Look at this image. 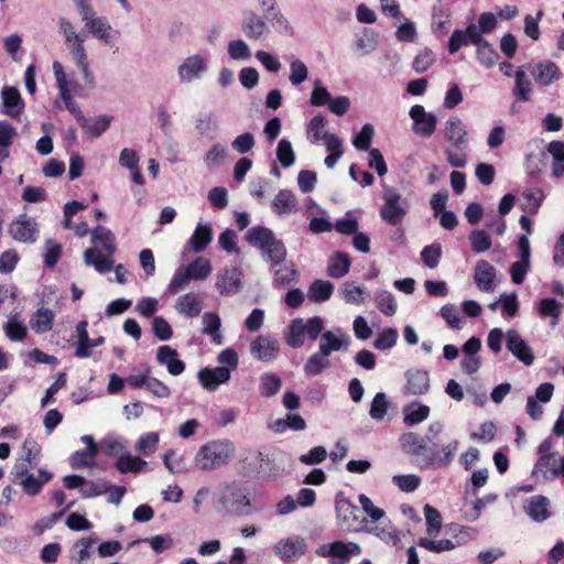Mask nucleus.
Segmentation results:
<instances>
[{"label":"nucleus","mask_w":564,"mask_h":564,"mask_svg":"<svg viewBox=\"0 0 564 564\" xmlns=\"http://www.w3.org/2000/svg\"><path fill=\"white\" fill-rule=\"evenodd\" d=\"M97 456V453L83 449V451H76L69 458L70 466L74 469L79 468H91L95 466V458Z\"/></svg>","instance_id":"obj_64"},{"label":"nucleus","mask_w":564,"mask_h":564,"mask_svg":"<svg viewBox=\"0 0 564 564\" xmlns=\"http://www.w3.org/2000/svg\"><path fill=\"white\" fill-rule=\"evenodd\" d=\"M228 155L226 145L221 143L213 144L203 158V162L208 170H214L221 165Z\"/></svg>","instance_id":"obj_51"},{"label":"nucleus","mask_w":564,"mask_h":564,"mask_svg":"<svg viewBox=\"0 0 564 564\" xmlns=\"http://www.w3.org/2000/svg\"><path fill=\"white\" fill-rule=\"evenodd\" d=\"M90 234L94 247L84 251V262L97 272L106 273L113 268L111 256L117 250L115 235L102 226L95 227Z\"/></svg>","instance_id":"obj_2"},{"label":"nucleus","mask_w":564,"mask_h":564,"mask_svg":"<svg viewBox=\"0 0 564 564\" xmlns=\"http://www.w3.org/2000/svg\"><path fill=\"white\" fill-rule=\"evenodd\" d=\"M215 508L223 516L243 517L250 513L251 500L246 488L238 481H225L214 495Z\"/></svg>","instance_id":"obj_3"},{"label":"nucleus","mask_w":564,"mask_h":564,"mask_svg":"<svg viewBox=\"0 0 564 564\" xmlns=\"http://www.w3.org/2000/svg\"><path fill=\"white\" fill-rule=\"evenodd\" d=\"M562 303L552 297H543L536 305L538 313L542 318H550V325L555 327L562 314Z\"/></svg>","instance_id":"obj_37"},{"label":"nucleus","mask_w":564,"mask_h":564,"mask_svg":"<svg viewBox=\"0 0 564 564\" xmlns=\"http://www.w3.org/2000/svg\"><path fill=\"white\" fill-rule=\"evenodd\" d=\"M413 120V131L421 137H430L436 129L437 119L432 112H426L424 107L415 105L410 110Z\"/></svg>","instance_id":"obj_20"},{"label":"nucleus","mask_w":564,"mask_h":564,"mask_svg":"<svg viewBox=\"0 0 564 564\" xmlns=\"http://www.w3.org/2000/svg\"><path fill=\"white\" fill-rule=\"evenodd\" d=\"M399 443L404 453L417 457V462L421 465V467H426L425 457L426 455H429L431 448L429 447L425 438H423L419 434L408 432L403 433L400 436Z\"/></svg>","instance_id":"obj_18"},{"label":"nucleus","mask_w":564,"mask_h":564,"mask_svg":"<svg viewBox=\"0 0 564 564\" xmlns=\"http://www.w3.org/2000/svg\"><path fill=\"white\" fill-rule=\"evenodd\" d=\"M497 270L488 261L477 263L474 281L477 288L484 292H492L497 288Z\"/></svg>","instance_id":"obj_27"},{"label":"nucleus","mask_w":564,"mask_h":564,"mask_svg":"<svg viewBox=\"0 0 564 564\" xmlns=\"http://www.w3.org/2000/svg\"><path fill=\"white\" fill-rule=\"evenodd\" d=\"M334 292V284L329 281L316 280L308 288L307 295L314 303L327 301Z\"/></svg>","instance_id":"obj_49"},{"label":"nucleus","mask_w":564,"mask_h":564,"mask_svg":"<svg viewBox=\"0 0 564 564\" xmlns=\"http://www.w3.org/2000/svg\"><path fill=\"white\" fill-rule=\"evenodd\" d=\"M52 68L61 98H73L79 90V83L66 75L63 65L58 61L53 62Z\"/></svg>","instance_id":"obj_25"},{"label":"nucleus","mask_w":564,"mask_h":564,"mask_svg":"<svg viewBox=\"0 0 564 564\" xmlns=\"http://www.w3.org/2000/svg\"><path fill=\"white\" fill-rule=\"evenodd\" d=\"M554 392V386L550 382L540 384L534 395H530L527 400V413L529 416L536 421L540 420L543 414V404L547 403Z\"/></svg>","instance_id":"obj_21"},{"label":"nucleus","mask_w":564,"mask_h":564,"mask_svg":"<svg viewBox=\"0 0 564 564\" xmlns=\"http://www.w3.org/2000/svg\"><path fill=\"white\" fill-rule=\"evenodd\" d=\"M350 269V259L348 254L343 252H337L333 257H330L328 261L327 272L328 275L335 279L343 278L348 273Z\"/></svg>","instance_id":"obj_48"},{"label":"nucleus","mask_w":564,"mask_h":564,"mask_svg":"<svg viewBox=\"0 0 564 564\" xmlns=\"http://www.w3.org/2000/svg\"><path fill=\"white\" fill-rule=\"evenodd\" d=\"M269 15L259 14L253 10H247L242 14L240 30L251 41H261L270 34Z\"/></svg>","instance_id":"obj_8"},{"label":"nucleus","mask_w":564,"mask_h":564,"mask_svg":"<svg viewBox=\"0 0 564 564\" xmlns=\"http://www.w3.org/2000/svg\"><path fill=\"white\" fill-rule=\"evenodd\" d=\"M458 448V441L452 440L445 445L442 446L440 451H434L431 448L429 455L425 457V466L430 467L432 465H436L438 467L448 466L455 456V453Z\"/></svg>","instance_id":"obj_31"},{"label":"nucleus","mask_w":564,"mask_h":564,"mask_svg":"<svg viewBox=\"0 0 564 564\" xmlns=\"http://www.w3.org/2000/svg\"><path fill=\"white\" fill-rule=\"evenodd\" d=\"M424 517L426 520V532L429 535H436L442 529V516L432 506H424Z\"/></svg>","instance_id":"obj_63"},{"label":"nucleus","mask_w":564,"mask_h":564,"mask_svg":"<svg viewBox=\"0 0 564 564\" xmlns=\"http://www.w3.org/2000/svg\"><path fill=\"white\" fill-rule=\"evenodd\" d=\"M409 209L408 199H402L400 195L390 193V225L400 224Z\"/></svg>","instance_id":"obj_53"},{"label":"nucleus","mask_w":564,"mask_h":564,"mask_svg":"<svg viewBox=\"0 0 564 564\" xmlns=\"http://www.w3.org/2000/svg\"><path fill=\"white\" fill-rule=\"evenodd\" d=\"M282 387L281 379L272 372H265L260 377V394L265 398L275 395Z\"/></svg>","instance_id":"obj_58"},{"label":"nucleus","mask_w":564,"mask_h":564,"mask_svg":"<svg viewBox=\"0 0 564 564\" xmlns=\"http://www.w3.org/2000/svg\"><path fill=\"white\" fill-rule=\"evenodd\" d=\"M55 314L52 310L40 307L30 321L31 328L37 334H44L52 329Z\"/></svg>","instance_id":"obj_41"},{"label":"nucleus","mask_w":564,"mask_h":564,"mask_svg":"<svg viewBox=\"0 0 564 564\" xmlns=\"http://www.w3.org/2000/svg\"><path fill=\"white\" fill-rule=\"evenodd\" d=\"M444 135L454 148H467L468 145L467 128L456 116L449 117L445 122Z\"/></svg>","instance_id":"obj_23"},{"label":"nucleus","mask_w":564,"mask_h":564,"mask_svg":"<svg viewBox=\"0 0 564 564\" xmlns=\"http://www.w3.org/2000/svg\"><path fill=\"white\" fill-rule=\"evenodd\" d=\"M215 286L220 295L231 296L239 293L243 288L242 271L237 267L224 268L216 276Z\"/></svg>","instance_id":"obj_12"},{"label":"nucleus","mask_w":564,"mask_h":564,"mask_svg":"<svg viewBox=\"0 0 564 564\" xmlns=\"http://www.w3.org/2000/svg\"><path fill=\"white\" fill-rule=\"evenodd\" d=\"M208 70V58L202 54L185 57L177 66V76L182 84L198 80Z\"/></svg>","instance_id":"obj_10"},{"label":"nucleus","mask_w":564,"mask_h":564,"mask_svg":"<svg viewBox=\"0 0 564 564\" xmlns=\"http://www.w3.org/2000/svg\"><path fill=\"white\" fill-rule=\"evenodd\" d=\"M512 93L517 99L523 102L529 101L531 98L532 83L529 79L523 66L519 67L514 72V87Z\"/></svg>","instance_id":"obj_40"},{"label":"nucleus","mask_w":564,"mask_h":564,"mask_svg":"<svg viewBox=\"0 0 564 564\" xmlns=\"http://www.w3.org/2000/svg\"><path fill=\"white\" fill-rule=\"evenodd\" d=\"M390 15L398 21L394 31L395 39L402 43H416L419 33L415 23L400 11L394 1L390 3Z\"/></svg>","instance_id":"obj_15"},{"label":"nucleus","mask_w":564,"mask_h":564,"mask_svg":"<svg viewBox=\"0 0 564 564\" xmlns=\"http://www.w3.org/2000/svg\"><path fill=\"white\" fill-rule=\"evenodd\" d=\"M482 37L476 24H469L465 31L455 30L448 41L449 54H455L462 46L477 45Z\"/></svg>","instance_id":"obj_24"},{"label":"nucleus","mask_w":564,"mask_h":564,"mask_svg":"<svg viewBox=\"0 0 564 564\" xmlns=\"http://www.w3.org/2000/svg\"><path fill=\"white\" fill-rule=\"evenodd\" d=\"M307 551L306 541L301 535H290L275 542L272 547L273 554L282 562H296Z\"/></svg>","instance_id":"obj_9"},{"label":"nucleus","mask_w":564,"mask_h":564,"mask_svg":"<svg viewBox=\"0 0 564 564\" xmlns=\"http://www.w3.org/2000/svg\"><path fill=\"white\" fill-rule=\"evenodd\" d=\"M110 126V118L108 116H99L93 119L85 117L80 127L93 138L101 135Z\"/></svg>","instance_id":"obj_57"},{"label":"nucleus","mask_w":564,"mask_h":564,"mask_svg":"<svg viewBox=\"0 0 564 564\" xmlns=\"http://www.w3.org/2000/svg\"><path fill=\"white\" fill-rule=\"evenodd\" d=\"M192 280L203 281L206 280L212 273L210 261L206 258L199 257L193 260L185 267Z\"/></svg>","instance_id":"obj_54"},{"label":"nucleus","mask_w":564,"mask_h":564,"mask_svg":"<svg viewBox=\"0 0 564 564\" xmlns=\"http://www.w3.org/2000/svg\"><path fill=\"white\" fill-rule=\"evenodd\" d=\"M10 234L17 241L32 243L36 240L37 225L35 220L21 216L11 224Z\"/></svg>","instance_id":"obj_26"},{"label":"nucleus","mask_w":564,"mask_h":564,"mask_svg":"<svg viewBox=\"0 0 564 564\" xmlns=\"http://www.w3.org/2000/svg\"><path fill=\"white\" fill-rule=\"evenodd\" d=\"M330 367L329 357L324 354V350L311 355L303 366V371L306 377H315Z\"/></svg>","instance_id":"obj_39"},{"label":"nucleus","mask_w":564,"mask_h":564,"mask_svg":"<svg viewBox=\"0 0 564 564\" xmlns=\"http://www.w3.org/2000/svg\"><path fill=\"white\" fill-rule=\"evenodd\" d=\"M228 56L238 62H247L251 58L252 53L248 43L242 39H236L228 42Z\"/></svg>","instance_id":"obj_56"},{"label":"nucleus","mask_w":564,"mask_h":564,"mask_svg":"<svg viewBox=\"0 0 564 564\" xmlns=\"http://www.w3.org/2000/svg\"><path fill=\"white\" fill-rule=\"evenodd\" d=\"M230 377V369L225 367H206L197 373L202 387L208 391H216L220 384L227 383Z\"/></svg>","instance_id":"obj_22"},{"label":"nucleus","mask_w":564,"mask_h":564,"mask_svg":"<svg viewBox=\"0 0 564 564\" xmlns=\"http://www.w3.org/2000/svg\"><path fill=\"white\" fill-rule=\"evenodd\" d=\"M175 307L186 317H196L202 312V301L198 294L189 292L177 299Z\"/></svg>","instance_id":"obj_36"},{"label":"nucleus","mask_w":564,"mask_h":564,"mask_svg":"<svg viewBox=\"0 0 564 564\" xmlns=\"http://www.w3.org/2000/svg\"><path fill=\"white\" fill-rule=\"evenodd\" d=\"M273 285L284 288L297 282L299 271L293 262H285L276 267H271Z\"/></svg>","instance_id":"obj_33"},{"label":"nucleus","mask_w":564,"mask_h":564,"mask_svg":"<svg viewBox=\"0 0 564 564\" xmlns=\"http://www.w3.org/2000/svg\"><path fill=\"white\" fill-rule=\"evenodd\" d=\"M256 3L269 15V22L275 33L284 36H292L294 34L291 22L279 8L276 0H256Z\"/></svg>","instance_id":"obj_11"},{"label":"nucleus","mask_w":564,"mask_h":564,"mask_svg":"<svg viewBox=\"0 0 564 564\" xmlns=\"http://www.w3.org/2000/svg\"><path fill=\"white\" fill-rule=\"evenodd\" d=\"M435 61V53L431 48L424 47L413 58V70L417 74L424 73L432 67Z\"/></svg>","instance_id":"obj_59"},{"label":"nucleus","mask_w":564,"mask_h":564,"mask_svg":"<svg viewBox=\"0 0 564 564\" xmlns=\"http://www.w3.org/2000/svg\"><path fill=\"white\" fill-rule=\"evenodd\" d=\"M156 360L164 365L172 376H180L185 369V364L178 358L177 350L167 345L158 348Z\"/></svg>","instance_id":"obj_30"},{"label":"nucleus","mask_w":564,"mask_h":564,"mask_svg":"<svg viewBox=\"0 0 564 564\" xmlns=\"http://www.w3.org/2000/svg\"><path fill=\"white\" fill-rule=\"evenodd\" d=\"M24 109V102L15 87L6 86L2 89V112L12 118L19 117Z\"/></svg>","instance_id":"obj_32"},{"label":"nucleus","mask_w":564,"mask_h":564,"mask_svg":"<svg viewBox=\"0 0 564 564\" xmlns=\"http://www.w3.org/2000/svg\"><path fill=\"white\" fill-rule=\"evenodd\" d=\"M323 330L324 321L319 316H314L306 321L303 318H295L290 323L289 332L285 335V341L292 348H301L304 345L305 337L315 340Z\"/></svg>","instance_id":"obj_5"},{"label":"nucleus","mask_w":564,"mask_h":564,"mask_svg":"<svg viewBox=\"0 0 564 564\" xmlns=\"http://www.w3.org/2000/svg\"><path fill=\"white\" fill-rule=\"evenodd\" d=\"M195 129L202 137L212 138L218 130V121L213 112H199L195 118Z\"/></svg>","instance_id":"obj_44"},{"label":"nucleus","mask_w":564,"mask_h":564,"mask_svg":"<svg viewBox=\"0 0 564 564\" xmlns=\"http://www.w3.org/2000/svg\"><path fill=\"white\" fill-rule=\"evenodd\" d=\"M246 240L260 249L261 256L270 267L283 264L288 257V250L282 240L274 232L263 226H256L247 231Z\"/></svg>","instance_id":"obj_4"},{"label":"nucleus","mask_w":564,"mask_h":564,"mask_svg":"<svg viewBox=\"0 0 564 564\" xmlns=\"http://www.w3.org/2000/svg\"><path fill=\"white\" fill-rule=\"evenodd\" d=\"M236 455V445L228 438H216L200 445L193 464L199 471L210 473L226 467Z\"/></svg>","instance_id":"obj_1"},{"label":"nucleus","mask_w":564,"mask_h":564,"mask_svg":"<svg viewBox=\"0 0 564 564\" xmlns=\"http://www.w3.org/2000/svg\"><path fill=\"white\" fill-rule=\"evenodd\" d=\"M3 330L12 341L23 340L28 334L26 326L17 314L9 317V321L3 326Z\"/></svg>","instance_id":"obj_55"},{"label":"nucleus","mask_w":564,"mask_h":564,"mask_svg":"<svg viewBox=\"0 0 564 564\" xmlns=\"http://www.w3.org/2000/svg\"><path fill=\"white\" fill-rule=\"evenodd\" d=\"M532 475L544 480L564 477V455L557 457L556 454L542 455L533 467Z\"/></svg>","instance_id":"obj_14"},{"label":"nucleus","mask_w":564,"mask_h":564,"mask_svg":"<svg viewBox=\"0 0 564 564\" xmlns=\"http://www.w3.org/2000/svg\"><path fill=\"white\" fill-rule=\"evenodd\" d=\"M549 507L550 501L546 497L533 496L527 501L524 510L533 521L542 522L551 517Z\"/></svg>","instance_id":"obj_34"},{"label":"nucleus","mask_w":564,"mask_h":564,"mask_svg":"<svg viewBox=\"0 0 564 564\" xmlns=\"http://www.w3.org/2000/svg\"><path fill=\"white\" fill-rule=\"evenodd\" d=\"M316 554L329 558V564H348L351 557L361 554V547L355 542L335 541L318 546Z\"/></svg>","instance_id":"obj_7"},{"label":"nucleus","mask_w":564,"mask_h":564,"mask_svg":"<svg viewBox=\"0 0 564 564\" xmlns=\"http://www.w3.org/2000/svg\"><path fill=\"white\" fill-rule=\"evenodd\" d=\"M52 479V474L45 469L39 470V477H35L33 474H29L14 482L20 485L23 491L29 496H35L41 490L42 487Z\"/></svg>","instance_id":"obj_35"},{"label":"nucleus","mask_w":564,"mask_h":564,"mask_svg":"<svg viewBox=\"0 0 564 564\" xmlns=\"http://www.w3.org/2000/svg\"><path fill=\"white\" fill-rule=\"evenodd\" d=\"M17 137L15 128L8 121H0V161L9 156V148L12 145Z\"/></svg>","instance_id":"obj_52"},{"label":"nucleus","mask_w":564,"mask_h":564,"mask_svg":"<svg viewBox=\"0 0 564 564\" xmlns=\"http://www.w3.org/2000/svg\"><path fill=\"white\" fill-rule=\"evenodd\" d=\"M308 78V68L306 64L299 59L293 58L290 62V75L289 80L292 86H300Z\"/></svg>","instance_id":"obj_61"},{"label":"nucleus","mask_w":564,"mask_h":564,"mask_svg":"<svg viewBox=\"0 0 564 564\" xmlns=\"http://www.w3.org/2000/svg\"><path fill=\"white\" fill-rule=\"evenodd\" d=\"M403 414L404 423L412 426L427 419L430 408L419 402H412L403 408Z\"/></svg>","instance_id":"obj_45"},{"label":"nucleus","mask_w":564,"mask_h":564,"mask_svg":"<svg viewBox=\"0 0 564 564\" xmlns=\"http://www.w3.org/2000/svg\"><path fill=\"white\" fill-rule=\"evenodd\" d=\"M405 389L411 394H422L429 389V375L423 370H409Z\"/></svg>","instance_id":"obj_43"},{"label":"nucleus","mask_w":564,"mask_h":564,"mask_svg":"<svg viewBox=\"0 0 564 564\" xmlns=\"http://www.w3.org/2000/svg\"><path fill=\"white\" fill-rule=\"evenodd\" d=\"M279 343L268 335H259L250 344L251 355L263 362L274 360L279 355Z\"/></svg>","instance_id":"obj_19"},{"label":"nucleus","mask_w":564,"mask_h":564,"mask_svg":"<svg viewBox=\"0 0 564 564\" xmlns=\"http://www.w3.org/2000/svg\"><path fill=\"white\" fill-rule=\"evenodd\" d=\"M476 47L477 58L481 65L489 68L497 63L498 54L486 40L482 39Z\"/></svg>","instance_id":"obj_60"},{"label":"nucleus","mask_w":564,"mask_h":564,"mask_svg":"<svg viewBox=\"0 0 564 564\" xmlns=\"http://www.w3.org/2000/svg\"><path fill=\"white\" fill-rule=\"evenodd\" d=\"M272 212L279 217L295 214L299 210L296 195L289 189H281L271 203Z\"/></svg>","instance_id":"obj_28"},{"label":"nucleus","mask_w":564,"mask_h":564,"mask_svg":"<svg viewBox=\"0 0 564 564\" xmlns=\"http://www.w3.org/2000/svg\"><path fill=\"white\" fill-rule=\"evenodd\" d=\"M147 466H148V463L144 459H142L138 456H132L129 453H123V454L119 455V457L116 462V468L121 474L141 473L147 468Z\"/></svg>","instance_id":"obj_42"},{"label":"nucleus","mask_w":564,"mask_h":564,"mask_svg":"<svg viewBox=\"0 0 564 564\" xmlns=\"http://www.w3.org/2000/svg\"><path fill=\"white\" fill-rule=\"evenodd\" d=\"M160 442L158 432L143 433L134 444V451L142 456H150L155 453Z\"/></svg>","instance_id":"obj_47"},{"label":"nucleus","mask_w":564,"mask_h":564,"mask_svg":"<svg viewBox=\"0 0 564 564\" xmlns=\"http://www.w3.org/2000/svg\"><path fill=\"white\" fill-rule=\"evenodd\" d=\"M203 322V334L213 336V340L220 345L223 343V336L220 334L221 321L218 314L213 312H206L202 318Z\"/></svg>","instance_id":"obj_50"},{"label":"nucleus","mask_w":564,"mask_h":564,"mask_svg":"<svg viewBox=\"0 0 564 564\" xmlns=\"http://www.w3.org/2000/svg\"><path fill=\"white\" fill-rule=\"evenodd\" d=\"M213 239L210 225L198 223L188 240V246L194 252L204 251Z\"/></svg>","instance_id":"obj_38"},{"label":"nucleus","mask_w":564,"mask_h":564,"mask_svg":"<svg viewBox=\"0 0 564 564\" xmlns=\"http://www.w3.org/2000/svg\"><path fill=\"white\" fill-rule=\"evenodd\" d=\"M87 326V321H80L76 325V334L78 341L75 349V356L77 358H89L93 356V351L89 350L90 338L88 335Z\"/></svg>","instance_id":"obj_46"},{"label":"nucleus","mask_w":564,"mask_h":564,"mask_svg":"<svg viewBox=\"0 0 564 564\" xmlns=\"http://www.w3.org/2000/svg\"><path fill=\"white\" fill-rule=\"evenodd\" d=\"M82 21L84 22L85 30L91 33L97 40L105 44H112L117 36L113 34L112 26L104 17H98L94 10L84 14Z\"/></svg>","instance_id":"obj_13"},{"label":"nucleus","mask_w":564,"mask_h":564,"mask_svg":"<svg viewBox=\"0 0 564 564\" xmlns=\"http://www.w3.org/2000/svg\"><path fill=\"white\" fill-rule=\"evenodd\" d=\"M97 539L94 536L82 538L79 539L73 546V555L72 558L78 563H83L84 561L90 557L91 546L96 543Z\"/></svg>","instance_id":"obj_62"},{"label":"nucleus","mask_w":564,"mask_h":564,"mask_svg":"<svg viewBox=\"0 0 564 564\" xmlns=\"http://www.w3.org/2000/svg\"><path fill=\"white\" fill-rule=\"evenodd\" d=\"M318 349L324 350L328 357L339 350H347L351 338L343 328H335L333 330L322 332Z\"/></svg>","instance_id":"obj_17"},{"label":"nucleus","mask_w":564,"mask_h":564,"mask_svg":"<svg viewBox=\"0 0 564 564\" xmlns=\"http://www.w3.org/2000/svg\"><path fill=\"white\" fill-rule=\"evenodd\" d=\"M336 523L345 532H359L365 529L367 521L360 516V511L341 492L335 499Z\"/></svg>","instance_id":"obj_6"},{"label":"nucleus","mask_w":564,"mask_h":564,"mask_svg":"<svg viewBox=\"0 0 564 564\" xmlns=\"http://www.w3.org/2000/svg\"><path fill=\"white\" fill-rule=\"evenodd\" d=\"M507 349L524 366H531L534 362V354L530 345L522 338L516 329H508L506 333Z\"/></svg>","instance_id":"obj_16"},{"label":"nucleus","mask_w":564,"mask_h":564,"mask_svg":"<svg viewBox=\"0 0 564 564\" xmlns=\"http://www.w3.org/2000/svg\"><path fill=\"white\" fill-rule=\"evenodd\" d=\"M532 76L536 84L550 86L561 78L562 72L554 62L541 61L534 66Z\"/></svg>","instance_id":"obj_29"}]
</instances>
